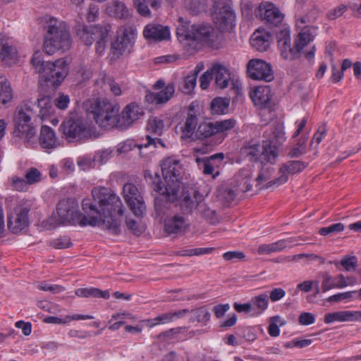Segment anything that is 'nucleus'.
I'll return each instance as SVG.
<instances>
[{"label": "nucleus", "mask_w": 361, "mask_h": 361, "mask_svg": "<svg viewBox=\"0 0 361 361\" xmlns=\"http://www.w3.org/2000/svg\"><path fill=\"white\" fill-rule=\"evenodd\" d=\"M45 40L44 51L51 55L56 51H66L71 48V38L66 24L54 17H49L46 20Z\"/></svg>", "instance_id": "2"}, {"label": "nucleus", "mask_w": 361, "mask_h": 361, "mask_svg": "<svg viewBox=\"0 0 361 361\" xmlns=\"http://www.w3.org/2000/svg\"><path fill=\"white\" fill-rule=\"evenodd\" d=\"M77 36L87 46L91 45L94 40H97L99 36H108L111 30L109 24H104L96 26H87L78 23L75 27Z\"/></svg>", "instance_id": "12"}, {"label": "nucleus", "mask_w": 361, "mask_h": 361, "mask_svg": "<svg viewBox=\"0 0 361 361\" xmlns=\"http://www.w3.org/2000/svg\"><path fill=\"white\" fill-rule=\"evenodd\" d=\"M69 102V97L61 94L54 100V104L59 109L64 110L68 107Z\"/></svg>", "instance_id": "61"}, {"label": "nucleus", "mask_w": 361, "mask_h": 361, "mask_svg": "<svg viewBox=\"0 0 361 361\" xmlns=\"http://www.w3.org/2000/svg\"><path fill=\"white\" fill-rule=\"evenodd\" d=\"M236 179L237 182H240V185H243V188L240 189L242 192L249 191L251 190L252 173L250 170L245 169L240 170Z\"/></svg>", "instance_id": "42"}, {"label": "nucleus", "mask_w": 361, "mask_h": 361, "mask_svg": "<svg viewBox=\"0 0 361 361\" xmlns=\"http://www.w3.org/2000/svg\"><path fill=\"white\" fill-rule=\"evenodd\" d=\"M278 148L272 141L260 144L258 139L252 138L244 142L240 150V157L249 162L274 163L278 156Z\"/></svg>", "instance_id": "4"}, {"label": "nucleus", "mask_w": 361, "mask_h": 361, "mask_svg": "<svg viewBox=\"0 0 361 361\" xmlns=\"http://www.w3.org/2000/svg\"><path fill=\"white\" fill-rule=\"evenodd\" d=\"M145 178L146 180L151 185L152 189L160 195H165L168 197L169 201H173L176 197H173L172 195H169L165 191V186L161 185V181L160 176L154 173H152L150 171H146L145 172Z\"/></svg>", "instance_id": "28"}, {"label": "nucleus", "mask_w": 361, "mask_h": 361, "mask_svg": "<svg viewBox=\"0 0 361 361\" xmlns=\"http://www.w3.org/2000/svg\"><path fill=\"white\" fill-rule=\"evenodd\" d=\"M322 292L325 293L332 288H336V283L332 282L331 276L327 273L324 272L322 274Z\"/></svg>", "instance_id": "55"}, {"label": "nucleus", "mask_w": 361, "mask_h": 361, "mask_svg": "<svg viewBox=\"0 0 361 361\" xmlns=\"http://www.w3.org/2000/svg\"><path fill=\"white\" fill-rule=\"evenodd\" d=\"M211 27L203 25L183 23L176 28V36L187 51H195L198 45L209 39Z\"/></svg>", "instance_id": "7"}, {"label": "nucleus", "mask_w": 361, "mask_h": 361, "mask_svg": "<svg viewBox=\"0 0 361 361\" xmlns=\"http://www.w3.org/2000/svg\"><path fill=\"white\" fill-rule=\"evenodd\" d=\"M50 245L55 249H66L71 247L73 243L70 237L63 235L53 240Z\"/></svg>", "instance_id": "48"}, {"label": "nucleus", "mask_w": 361, "mask_h": 361, "mask_svg": "<svg viewBox=\"0 0 361 361\" xmlns=\"http://www.w3.org/2000/svg\"><path fill=\"white\" fill-rule=\"evenodd\" d=\"M247 68L249 77L253 80L270 82L274 78L271 65L263 60L251 59Z\"/></svg>", "instance_id": "17"}, {"label": "nucleus", "mask_w": 361, "mask_h": 361, "mask_svg": "<svg viewBox=\"0 0 361 361\" xmlns=\"http://www.w3.org/2000/svg\"><path fill=\"white\" fill-rule=\"evenodd\" d=\"M197 125V117L195 113L189 112L182 127V137L191 138L195 133V128Z\"/></svg>", "instance_id": "32"}, {"label": "nucleus", "mask_w": 361, "mask_h": 361, "mask_svg": "<svg viewBox=\"0 0 361 361\" xmlns=\"http://www.w3.org/2000/svg\"><path fill=\"white\" fill-rule=\"evenodd\" d=\"M0 57L3 61L13 60L17 57L16 49L0 35Z\"/></svg>", "instance_id": "33"}, {"label": "nucleus", "mask_w": 361, "mask_h": 361, "mask_svg": "<svg viewBox=\"0 0 361 361\" xmlns=\"http://www.w3.org/2000/svg\"><path fill=\"white\" fill-rule=\"evenodd\" d=\"M37 108L39 109V116L44 119L54 111V108L52 105L51 99L49 96H43L37 99Z\"/></svg>", "instance_id": "34"}, {"label": "nucleus", "mask_w": 361, "mask_h": 361, "mask_svg": "<svg viewBox=\"0 0 361 361\" xmlns=\"http://www.w3.org/2000/svg\"><path fill=\"white\" fill-rule=\"evenodd\" d=\"M215 134L216 133L214 123L203 122L199 125L195 131V137L196 139L203 140Z\"/></svg>", "instance_id": "37"}, {"label": "nucleus", "mask_w": 361, "mask_h": 361, "mask_svg": "<svg viewBox=\"0 0 361 361\" xmlns=\"http://www.w3.org/2000/svg\"><path fill=\"white\" fill-rule=\"evenodd\" d=\"M124 199L136 216H142L146 211L143 198L137 188L133 183H126L123 187Z\"/></svg>", "instance_id": "15"}, {"label": "nucleus", "mask_w": 361, "mask_h": 361, "mask_svg": "<svg viewBox=\"0 0 361 361\" xmlns=\"http://www.w3.org/2000/svg\"><path fill=\"white\" fill-rule=\"evenodd\" d=\"M308 164L301 161H288L283 163L279 169V177L268 181L265 185L266 188L271 186H279L286 183L288 180V175H294L302 171L307 168Z\"/></svg>", "instance_id": "16"}, {"label": "nucleus", "mask_w": 361, "mask_h": 361, "mask_svg": "<svg viewBox=\"0 0 361 361\" xmlns=\"http://www.w3.org/2000/svg\"><path fill=\"white\" fill-rule=\"evenodd\" d=\"M258 15L269 28L279 27L280 31L283 27H286L283 25V14L272 3L261 4L259 6ZM277 32L279 31L277 30L276 33Z\"/></svg>", "instance_id": "14"}, {"label": "nucleus", "mask_w": 361, "mask_h": 361, "mask_svg": "<svg viewBox=\"0 0 361 361\" xmlns=\"http://www.w3.org/2000/svg\"><path fill=\"white\" fill-rule=\"evenodd\" d=\"M135 36V30L132 27H125L118 32L116 40L111 44L113 56L118 59L125 54H129Z\"/></svg>", "instance_id": "13"}, {"label": "nucleus", "mask_w": 361, "mask_h": 361, "mask_svg": "<svg viewBox=\"0 0 361 361\" xmlns=\"http://www.w3.org/2000/svg\"><path fill=\"white\" fill-rule=\"evenodd\" d=\"M25 180L29 185L38 183L41 180V173L36 168H30L25 174Z\"/></svg>", "instance_id": "51"}, {"label": "nucleus", "mask_w": 361, "mask_h": 361, "mask_svg": "<svg viewBox=\"0 0 361 361\" xmlns=\"http://www.w3.org/2000/svg\"><path fill=\"white\" fill-rule=\"evenodd\" d=\"M189 228L187 220L179 214L167 216L164 222V231L169 235H180Z\"/></svg>", "instance_id": "20"}, {"label": "nucleus", "mask_w": 361, "mask_h": 361, "mask_svg": "<svg viewBox=\"0 0 361 361\" xmlns=\"http://www.w3.org/2000/svg\"><path fill=\"white\" fill-rule=\"evenodd\" d=\"M144 115L143 109L135 103L125 106L121 114H118V128L126 129Z\"/></svg>", "instance_id": "19"}, {"label": "nucleus", "mask_w": 361, "mask_h": 361, "mask_svg": "<svg viewBox=\"0 0 361 361\" xmlns=\"http://www.w3.org/2000/svg\"><path fill=\"white\" fill-rule=\"evenodd\" d=\"M134 4L137 7L138 13L142 16H148L149 15V9L148 8V4L142 0H134Z\"/></svg>", "instance_id": "59"}, {"label": "nucleus", "mask_w": 361, "mask_h": 361, "mask_svg": "<svg viewBox=\"0 0 361 361\" xmlns=\"http://www.w3.org/2000/svg\"><path fill=\"white\" fill-rule=\"evenodd\" d=\"M203 173L204 174L212 175L213 178H215L219 174V171L217 170L215 171V169L210 161H207L205 159H203Z\"/></svg>", "instance_id": "60"}, {"label": "nucleus", "mask_w": 361, "mask_h": 361, "mask_svg": "<svg viewBox=\"0 0 361 361\" xmlns=\"http://www.w3.org/2000/svg\"><path fill=\"white\" fill-rule=\"evenodd\" d=\"M164 128V124L163 120H161L159 118H157V117L150 118L148 121V123L147 125V130H149L150 133H152L154 135H161L162 134Z\"/></svg>", "instance_id": "43"}, {"label": "nucleus", "mask_w": 361, "mask_h": 361, "mask_svg": "<svg viewBox=\"0 0 361 361\" xmlns=\"http://www.w3.org/2000/svg\"><path fill=\"white\" fill-rule=\"evenodd\" d=\"M63 137L69 142L79 141L87 138L90 131L82 120L80 118H67L60 126Z\"/></svg>", "instance_id": "11"}, {"label": "nucleus", "mask_w": 361, "mask_h": 361, "mask_svg": "<svg viewBox=\"0 0 361 361\" xmlns=\"http://www.w3.org/2000/svg\"><path fill=\"white\" fill-rule=\"evenodd\" d=\"M252 306L256 307L259 312H264L268 307L269 297L267 294H261L251 299Z\"/></svg>", "instance_id": "47"}, {"label": "nucleus", "mask_w": 361, "mask_h": 361, "mask_svg": "<svg viewBox=\"0 0 361 361\" xmlns=\"http://www.w3.org/2000/svg\"><path fill=\"white\" fill-rule=\"evenodd\" d=\"M75 293L77 296L81 298H102L108 299L110 296L108 290H102L96 288H81L75 290Z\"/></svg>", "instance_id": "35"}, {"label": "nucleus", "mask_w": 361, "mask_h": 361, "mask_svg": "<svg viewBox=\"0 0 361 361\" xmlns=\"http://www.w3.org/2000/svg\"><path fill=\"white\" fill-rule=\"evenodd\" d=\"M92 200L84 199L82 210L87 215L79 212L77 202L71 198L63 199L56 206L59 225L71 224L81 226L102 225L114 235L121 233L120 222L114 218L115 214H123L120 198L109 188H94L92 190Z\"/></svg>", "instance_id": "1"}, {"label": "nucleus", "mask_w": 361, "mask_h": 361, "mask_svg": "<svg viewBox=\"0 0 361 361\" xmlns=\"http://www.w3.org/2000/svg\"><path fill=\"white\" fill-rule=\"evenodd\" d=\"M269 35L260 32H255L251 39L250 43L257 51H264L269 46Z\"/></svg>", "instance_id": "31"}, {"label": "nucleus", "mask_w": 361, "mask_h": 361, "mask_svg": "<svg viewBox=\"0 0 361 361\" xmlns=\"http://www.w3.org/2000/svg\"><path fill=\"white\" fill-rule=\"evenodd\" d=\"M191 312L192 316L190 320L192 322L206 324L210 319L211 314L205 306L192 310Z\"/></svg>", "instance_id": "41"}, {"label": "nucleus", "mask_w": 361, "mask_h": 361, "mask_svg": "<svg viewBox=\"0 0 361 361\" xmlns=\"http://www.w3.org/2000/svg\"><path fill=\"white\" fill-rule=\"evenodd\" d=\"M99 16V8L97 5L90 4L87 13V18L88 21H94Z\"/></svg>", "instance_id": "64"}, {"label": "nucleus", "mask_w": 361, "mask_h": 361, "mask_svg": "<svg viewBox=\"0 0 361 361\" xmlns=\"http://www.w3.org/2000/svg\"><path fill=\"white\" fill-rule=\"evenodd\" d=\"M197 212L209 224L218 222L216 211L210 209L204 202L200 204Z\"/></svg>", "instance_id": "40"}, {"label": "nucleus", "mask_w": 361, "mask_h": 361, "mask_svg": "<svg viewBox=\"0 0 361 361\" xmlns=\"http://www.w3.org/2000/svg\"><path fill=\"white\" fill-rule=\"evenodd\" d=\"M346 11L347 6L343 4H341L329 11L327 13V18L331 20H335L341 16Z\"/></svg>", "instance_id": "57"}, {"label": "nucleus", "mask_w": 361, "mask_h": 361, "mask_svg": "<svg viewBox=\"0 0 361 361\" xmlns=\"http://www.w3.org/2000/svg\"><path fill=\"white\" fill-rule=\"evenodd\" d=\"M214 250L213 247H204V248H194V249H188V250H183L180 251H177L175 252V255L177 256L181 257H192V256H198L206 254H209Z\"/></svg>", "instance_id": "44"}, {"label": "nucleus", "mask_w": 361, "mask_h": 361, "mask_svg": "<svg viewBox=\"0 0 361 361\" xmlns=\"http://www.w3.org/2000/svg\"><path fill=\"white\" fill-rule=\"evenodd\" d=\"M235 125L234 119H227L214 123L216 133H222L233 128Z\"/></svg>", "instance_id": "50"}, {"label": "nucleus", "mask_w": 361, "mask_h": 361, "mask_svg": "<svg viewBox=\"0 0 361 361\" xmlns=\"http://www.w3.org/2000/svg\"><path fill=\"white\" fill-rule=\"evenodd\" d=\"M312 27H305L298 33L295 41V47L290 45V30L283 27L276 34V38L281 56L286 60H293L298 57L300 51L313 39Z\"/></svg>", "instance_id": "5"}, {"label": "nucleus", "mask_w": 361, "mask_h": 361, "mask_svg": "<svg viewBox=\"0 0 361 361\" xmlns=\"http://www.w3.org/2000/svg\"><path fill=\"white\" fill-rule=\"evenodd\" d=\"M238 192L236 184H223L216 188V196L220 204L228 207L235 200Z\"/></svg>", "instance_id": "21"}, {"label": "nucleus", "mask_w": 361, "mask_h": 361, "mask_svg": "<svg viewBox=\"0 0 361 361\" xmlns=\"http://www.w3.org/2000/svg\"><path fill=\"white\" fill-rule=\"evenodd\" d=\"M31 63L39 73L41 79L53 87L60 85L68 73V65L63 59H57L54 62H45L39 52L33 54Z\"/></svg>", "instance_id": "3"}, {"label": "nucleus", "mask_w": 361, "mask_h": 361, "mask_svg": "<svg viewBox=\"0 0 361 361\" xmlns=\"http://www.w3.org/2000/svg\"><path fill=\"white\" fill-rule=\"evenodd\" d=\"M213 76V73L212 69L207 70L206 72L203 73V75H201L200 78V87L202 90H206L209 84L210 80H212Z\"/></svg>", "instance_id": "62"}, {"label": "nucleus", "mask_w": 361, "mask_h": 361, "mask_svg": "<svg viewBox=\"0 0 361 361\" xmlns=\"http://www.w3.org/2000/svg\"><path fill=\"white\" fill-rule=\"evenodd\" d=\"M353 314H353V312L351 311H341L328 313L324 316V322L329 324L334 321H354Z\"/></svg>", "instance_id": "38"}, {"label": "nucleus", "mask_w": 361, "mask_h": 361, "mask_svg": "<svg viewBox=\"0 0 361 361\" xmlns=\"http://www.w3.org/2000/svg\"><path fill=\"white\" fill-rule=\"evenodd\" d=\"M12 98V90L9 82L5 77H0V102L5 104L10 102Z\"/></svg>", "instance_id": "39"}, {"label": "nucleus", "mask_w": 361, "mask_h": 361, "mask_svg": "<svg viewBox=\"0 0 361 361\" xmlns=\"http://www.w3.org/2000/svg\"><path fill=\"white\" fill-rule=\"evenodd\" d=\"M212 7V17L217 28L222 32L232 30L235 16L230 0L215 1Z\"/></svg>", "instance_id": "10"}, {"label": "nucleus", "mask_w": 361, "mask_h": 361, "mask_svg": "<svg viewBox=\"0 0 361 361\" xmlns=\"http://www.w3.org/2000/svg\"><path fill=\"white\" fill-rule=\"evenodd\" d=\"M340 264L348 271L355 270L357 267V261L355 256L345 255Z\"/></svg>", "instance_id": "52"}, {"label": "nucleus", "mask_w": 361, "mask_h": 361, "mask_svg": "<svg viewBox=\"0 0 361 361\" xmlns=\"http://www.w3.org/2000/svg\"><path fill=\"white\" fill-rule=\"evenodd\" d=\"M274 172V169L273 167L266 166L264 164H262V167L259 170L258 176L255 179V181L257 183V186L268 181L271 178Z\"/></svg>", "instance_id": "45"}, {"label": "nucleus", "mask_w": 361, "mask_h": 361, "mask_svg": "<svg viewBox=\"0 0 361 361\" xmlns=\"http://www.w3.org/2000/svg\"><path fill=\"white\" fill-rule=\"evenodd\" d=\"M126 226L134 235H140L144 231L142 226H140L137 221L133 219H127L126 221Z\"/></svg>", "instance_id": "56"}, {"label": "nucleus", "mask_w": 361, "mask_h": 361, "mask_svg": "<svg viewBox=\"0 0 361 361\" xmlns=\"http://www.w3.org/2000/svg\"><path fill=\"white\" fill-rule=\"evenodd\" d=\"M250 97L255 106L268 108L271 99V90L269 86L257 87L250 93Z\"/></svg>", "instance_id": "23"}, {"label": "nucleus", "mask_w": 361, "mask_h": 361, "mask_svg": "<svg viewBox=\"0 0 361 361\" xmlns=\"http://www.w3.org/2000/svg\"><path fill=\"white\" fill-rule=\"evenodd\" d=\"M344 225L342 223H336L330 225L328 227H323L319 230V233L322 235H329L334 233H338L343 231Z\"/></svg>", "instance_id": "49"}, {"label": "nucleus", "mask_w": 361, "mask_h": 361, "mask_svg": "<svg viewBox=\"0 0 361 361\" xmlns=\"http://www.w3.org/2000/svg\"><path fill=\"white\" fill-rule=\"evenodd\" d=\"M212 71L215 75L216 85L222 89L226 87L230 80V74L227 68L221 64H215Z\"/></svg>", "instance_id": "29"}, {"label": "nucleus", "mask_w": 361, "mask_h": 361, "mask_svg": "<svg viewBox=\"0 0 361 361\" xmlns=\"http://www.w3.org/2000/svg\"><path fill=\"white\" fill-rule=\"evenodd\" d=\"M306 142V138L299 140L298 143L290 149L288 155L292 158H298L305 154L307 152Z\"/></svg>", "instance_id": "46"}, {"label": "nucleus", "mask_w": 361, "mask_h": 361, "mask_svg": "<svg viewBox=\"0 0 361 361\" xmlns=\"http://www.w3.org/2000/svg\"><path fill=\"white\" fill-rule=\"evenodd\" d=\"M109 16L126 20L130 17V12L126 4L120 1H112L106 8Z\"/></svg>", "instance_id": "26"}, {"label": "nucleus", "mask_w": 361, "mask_h": 361, "mask_svg": "<svg viewBox=\"0 0 361 361\" xmlns=\"http://www.w3.org/2000/svg\"><path fill=\"white\" fill-rule=\"evenodd\" d=\"M174 91V85L170 83L159 92H147L145 95V101L149 104H164L173 97Z\"/></svg>", "instance_id": "24"}, {"label": "nucleus", "mask_w": 361, "mask_h": 361, "mask_svg": "<svg viewBox=\"0 0 361 361\" xmlns=\"http://www.w3.org/2000/svg\"><path fill=\"white\" fill-rule=\"evenodd\" d=\"M201 202V197L197 199L195 191L192 195H190L188 192H185L183 193L180 208L184 213L191 214L195 209H198V207Z\"/></svg>", "instance_id": "27"}, {"label": "nucleus", "mask_w": 361, "mask_h": 361, "mask_svg": "<svg viewBox=\"0 0 361 361\" xmlns=\"http://www.w3.org/2000/svg\"><path fill=\"white\" fill-rule=\"evenodd\" d=\"M87 111L92 115L96 123L102 128H118V113L120 107L106 99L89 100L87 102Z\"/></svg>", "instance_id": "6"}, {"label": "nucleus", "mask_w": 361, "mask_h": 361, "mask_svg": "<svg viewBox=\"0 0 361 361\" xmlns=\"http://www.w3.org/2000/svg\"><path fill=\"white\" fill-rule=\"evenodd\" d=\"M292 242V239L290 238L287 240H280L270 244H263L259 246L257 252L260 255H269L272 252H279L285 249L288 246V244Z\"/></svg>", "instance_id": "30"}, {"label": "nucleus", "mask_w": 361, "mask_h": 361, "mask_svg": "<svg viewBox=\"0 0 361 361\" xmlns=\"http://www.w3.org/2000/svg\"><path fill=\"white\" fill-rule=\"evenodd\" d=\"M29 209L26 207H17L8 215L7 225L8 229L15 234L20 233L29 225Z\"/></svg>", "instance_id": "18"}, {"label": "nucleus", "mask_w": 361, "mask_h": 361, "mask_svg": "<svg viewBox=\"0 0 361 361\" xmlns=\"http://www.w3.org/2000/svg\"><path fill=\"white\" fill-rule=\"evenodd\" d=\"M229 100L226 98L216 97L210 104V109L213 115H221L228 112Z\"/></svg>", "instance_id": "36"}, {"label": "nucleus", "mask_w": 361, "mask_h": 361, "mask_svg": "<svg viewBox=\"0 0 361 361\" xmlns=\"http://www.w3.org/2000/svg\"><path fill=\"white\" fill-rule=\"evenodd\" d=\"M143 35L147 39L162 41L169 39L170 32L167 26L149 24L145 26L143 31Z\"/></svg>", "instance_id": "22"}, {"label": "nucleus", "mask_w": 361, "mask_h": 361, "mask_svg": "<svg viewBox=\"0 0 361 361\" xmlns=\"http://www.w3.org/2000/svg\"><path fill=\"white\" fill-rule=\"evenodd\" d=\"M39 143L44 149H54L60 145L54 131L47 126L41 128Z\"/></svg>", "instance_id": "25"}, {"label": "nucleus", "mask_w": 361, "mask_h": 361, "mask_svg": "<svg viewBox=\"0 0 361 361\" xmlns=\"http://www.w3.org/2000/svg\"><path fill=\"white\" fill-rule=\"evenodd\" d=\"M104 87L109 88L111 92L115 95L118 96L121 94V87L109 76L103 78Z\"/></svg>", "instance_id": "53"}, {"label": "nucleus", "mask_w": 361, "mask_h": 361, "mask_svg": "<svg viewBox=\"0 0 361 361\" xmlns=\"http://www.w3.org/2000/svg\"><path fill=\"white\" fill-rule=\"evenodd\" d=\"M33 106L35 103L29 99L23 102L18 107L13 119V134L16 137H24L30 140L35 135L36 128L32 122V118L35 116Z\"/></svg>", "instance_id": "8"}, {"label": "nucleus", "mask_w": 361, "mask_h": 361, "mask_svg": "<svg viewBox=\"0 0 361 361\" xmlns=\"http://www.w3.org/2000/svg\"><path fill=\"white\" fill-rule=\"evenodd\" d=\"M224 154L223 153H216L205 159L207 161H210L211 164L214 168H219L221 164Z\"/></svg>", "instance_id": "63"}, {"label": "nucleus", "mask_w": 361, "mask_h": 361, "mask_svg": "<svg viewBox=\"0 0 361 361\" xmlns=\"http://www.w3.org/2000/svg\"><path fill=\"white\" fill-rule=\"evenodd\" d=\"M245 257L241 251H229L223 254V258L226 261L243 260Z\"/></svg>", "instance_id": "58"}, {"label": "nucleus", "mask_w": 361, "mask_h": 361, "mask_svg": "<svg viewBox=\"0 0 361 361\" xmlns=\"http://www.w3.org/2000/svg\"><path fill=\"white\" fill-rule=\"evenodd\" d=\"M161 171L166 182L165 191L173 197H176L183 174L182 165L178 160L168 157L161 164Z\"/></svg>", "instance_id": "9"}, {"label": "nucleus", "mask_w": 361, "mask_h": 361, "mask_svg": "<svg viewBox=\"0 0 361 361\" xmlns=\"http://www.w3.org/2000/svg\"><path fill=\"white\" fill-rule=\"evenodd\" d=\"M197 76L192 73L185 78L183 83V92L186 94L190 93L196 85Z\"/></svg>", "instance_id": "54"}]
</instances>
